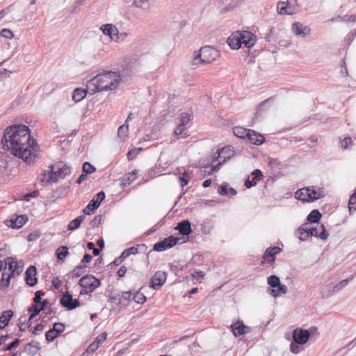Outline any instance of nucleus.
<instances>
[{
    "label": "nucleus",
    "mask_w": 356,
    "mask_h": 356,
    "mask_svg": "<svg viewBox=\"0 0 356 356\" xmlns=\"http://www.w3.org/2000/svg\"><path fill=\"white\" fill-rule=\"evenodd\" d=\"M138 171L136 170L128 173L122 181V185H130L137 177Z\"/></svg>",
    "instance_id": "obj_36"
},
{
    "label": "nucleus",
    "mask_w": 356,
    "mask_h": 356,
    "mask_svg": "<svg viewBox=\"0 0 356 356\" xmlns=\"http://www.w3.org/2000/svg\"><path fill=\"white\" fill-rule=\"evenodd\" d=\"M4 149L22 159L27 164L34 163L39 150L35 140L30 134L29 128L24 124H14L7 127L1 139Z\"/></svg>",
    "instance_id": "obj_1"
},
{
    "label": "nucleus",
    "mask_w": 356,
    "mask_h": 356,
    "mask_svg": "<svg viewBox=\"0 0 356 356\" xmlns=\"http://www.w3.org/2000/svg\"><path fill=\"white\" fill-rule=\"evenodd\" d=\"M309 193L310 197V201L314 202L318 199H321L325 196V191L323 188L316 187V186H309Z\"/></svg>",
    "instance_id": "obj_23"
},
{
    "label": "nucleus",
    "mask_w": 356,
    "mask_h": 356,
    "mask_svg": "<svg viewBox=\"0 0 356 356\" xmlns=\"http://www.w3.org/2000/svg\"><path fill=\"white\" fill-rule=\"evenodd\" d=\"M44 295V292L42 291H37L35 293V297L33 298V302L35 303V305H38L41 301V298Z\"/></svg>",
    "instance_id": "obj_60"
},
{
    "label": "nucleus",
    "mask_w": 356,
    "mask_h": 356,
    "mask_svg": "<svg viewBox=\"0 0 356 356\" xmlns=\"http://www.w3.org/2000/svg\"><path fill=\"white\" fill-rule=\"evenodd\" d=\"M99 346L95 344L94 342L91 343L86 349V352L88 353H93L97 350Z\"/></svg>",
    "instance_id": "obj_64"
},
{
    "label": "nucleus",
    "mask_w": 356,
    "mask_h": 356,
    "mask_svg": "<svg viewBox=\"0 0 356 356\" xmlns=\"http://www.w3.org/2000/svg\"><path fill=\"white\" fill-rule=\"evenodd\" d=\"M145 248L146 246L145 244H139L135 246H132L124 250L121 254V257H122V259H126L131 254H137L140 250H145Z\"/></svg>",
    "instance_id": "obj_26"
},
{
    "label": "nucleus",
    "mask_w": 356,
    "mask_h": 356,
    "mask_svg": "<svg viewBox=\"0 0 356 356\" xmlns=\"http://www.w3.org/2000/svg\"><path fill=\"white\" fill-rule=\"evenodd\" d=\"M280 252L281 248H279L278 246L268 248L263 255V261H261V263L264 264V261L266 260L267 258L270 257L269 262L270 264H273L275 261V255L279 254Z\"/></svg>",
    "instance_id": "obj_18"
},
{
    "label": "nucleus",
    "mask_w": 356,
    "mask_h": 356,
    "mask_svg": "<svg viewBox=\"0 0 356 356\" xmlns=\"http://www.w3.org/2000/svg\"><path fill=\"white\" fill-rule=\"evenodd\" d=\"M276 288L277 289H269L268 291V293L274 298L286 294L287 292V286L286 285L281 284V283H280Z\"/></svg>",
    "instance_id": "obj_29"
},
{
    "label": "nucleus",
    "mask_w": 356,
    "mask_h": 356,
    "mask_svg": "<svg viewBox=\"0 0 356 356\" xmlns=\"http://www.w3.org/2000/svg\"><path fill=\"white\" fill-rule=\"evenodd\" d=\"M179 239V238L178 237L170 236L168 238H165L164 240L165 241H166V245H168V248H170L177 243Z\"/></svg>",
    "instance_id": "obj_51"
},
{
    "label": "nucleus",
    "mask_w": 356,
    "mask_h": 356,
    "mask_svg": "<svg viewBox=\"0 0 356 356\" xmlns=\"http://www.w3.org/2000/svg\"><path fill=\"white\" fill-rule=\"evenodd\" d=\"M58 336V334H57L56 331L54 330L53 327L45 333L46 340L49 342L54 341Z\"/></svg>",
    "instance_id": "obj_50"
},
{
    "label": "nucleus",
    "mask_w": 356,
    "mask_h": 356,
    "mask_svg": "<svg viewBox=\"0 0 356 356\" xmlns=\"http://www.w3.org/2000/svg\"><path fill=\"white\" fill-rule=\"evenodd\" d=\"M230 151L229 147H225L221 149H219L217 151L218 156H215L213 159V161H216L219 157L223 158V160L222 162H218L217 164L214 165L211 170V172H209V175L211 174L213 172L217 171L220 169L221 165L228 159L231 158V155L229 153Z\"/></svg>",
    "instance_id": "obj_10"
},
{
    "label": "nucleus",
    "mask_w": 356,
    "mask_h": 356,
    "mask_svg": "<svg viewBox=\"0 0 356 356\" xmlns=\"http://www.w3.org/2000/svg\"><path fill=\"white\" fill-rule=\"evenodd\" d=\"M348 209L350 213L356 211V192L353 193L349 198Z\"/></svg>",
    "instance_id": "obj_42"
},
{
    "label": "nucleus",
    "mask_w": 356,
    "mask_h": 356,
    "mask_svg": "<svg viewBox=\"0 0 356 356\" xmlns=\"http://www.w3.org/2000/svg\"><path fill=\"white\" fill-rule=\"evenodd\" d=\"M185 129H186L185 126L178 124V125L175 129L174 134L179 138H184L188 136V134L185 131Z\"/></svg>",
    "instance_id": "obj_39"
},
{
    "label": "nucleus",
    "mask_w": 356,
    "mask_h": 356,
    "mask_svg": "<svg viewBox=\"0 0 356 356\" xmlns=\"http://www.w3.org/2000/svg\"><path fill=\"white\" fill-rule=\"evenodd\" d=\"M220 56L219 51L210 46L202 47L199 53L194 56L193 64L211 63Z\"/></svg>",
    "instance_id": "obj_4"
},
{
    "label": "nucleus",
    "mask_w": 356,
    "mask_h": 356,
    "mask_svg": "<svg viewBox=\"0 0 356 356\" xmlns=\"http://www.w3.org/2000/svg\"><path fill=\"white\" fill-rule=\"evenodd\" d=\"M106 337L107 334L106 332H102L95 338L93 342L99 346L106 339Z\"/></svg>",
    "instance_id": "obj_57"
},
{
    "label": "nucleus",
    "mask_w": 356,
    "mask_h": 356,
    "mask_svg": "<svg viewBox=\"0 0 356 356\" xmlns=\"http://www.w3.org/2000/svg\"><path fill=\"white\" fill-rule=\"evenodd\" d=\"M277 13L280 15H291V12L286 10V2L279 1L277 6Z\"/></svg>",
    "instance_id": "obj_43"
},
{
    "label": "nucleus",
    "mask_w": 356,
    "mask_h": 356,
    "mask_svg": "<svg viewBox=\"0 0 356 356\" xmlns=\"http://www.w3.org/2000/svg\"><path fill=\"white\" fill-rule=\"evenodd\" d=\"M246 140L252 145L259 146L264 143L265 138L260 134L251 129Z\"/></svg>",
    "instance_id": "obj_20"
},
{
    "label": "nucleus",
    "mask_w": 356,
    "mask_h": 356,
    "mask_svg": "<svg viewBox=\"0 0 356 356\" xmlns=\"http://www.w3.org/2000/svg\"><path fill=\"white\" fill-rule=\"evenodd\" d=\"M86 268V265L79 264L76 266L72 270V274L74 277H80L84 272V268Z\"/></svg>",
    "instance_id": "obj_49"
},
{
    "label": "nucleus",
    "mask_w": 356,
    "mask_h": 356,
    "mask_svg": "<svg viewBox=\"0 0 356 356\" xmlns=\"http://www.w3.org/2000/svg\"><path fill=\"white\" fill-rule=\"evenodd\" d=\"M176 230L183 236H189L192 232L191 224L188 220H184L177 223Z\"/></svg>",
    "instance_id": "obj_19"
},
{
    "label": "nucleus",
    "mask_w": 356,
    "mask_h": 356,
    "mask_svg": "<svg viewBox=\"0 0 356 356\" xmlns=\"http://www.w3.org/2000/svg\"><path fill=\"white\" fill-rule=\"evenodd\" d=\"M56 254L58 260L63 261L65 258L69 254L67 247L65 245L58 247L56 250Z\"/></svg>",
    "instance_id": "obj_37"
},
{
    "label": "nucleus",
    "mask_w": 356,
    "mask_h": 356,
    "mask_svg": "<svg viewBox=\"0 0 356 356\" xmlns=\"http://www.w3.org/2000/svg\"><path fill=\"white\" fill-rule=\"evenodd\" d=\"M309 188L308 187L298 189L295 193V197L296 199L301 200L302 202H311V196H309L310 193H309Z\"/></svg>",
    "instance_id": "obj_27"
},
{
    "label": "nucleus",
    "mask_w": 356,
    "mask_h": 356,
    "mask_svg": "<svg viewBox=\"0 0 356 356\" xmlns=\"http://www.w3.org/2000/svg\"><path fill=\"white\" fill-rule=\"evenodd\" d=\"M100 30L104 33V34L108 35L113 40H114L118 31L117 27L111 24L102 25Z\"/></svg>",
    "instance_id": "obj_24"
},
{
    "label": "nucleus",
    "mask_w": 356,
    "mask_h": 356,
    "mask_svg": "<svg viewBox=\"0 0 356 356\" xmlns=\"http://www.w3.org/2000/svg\"><path fill=\"white\" fill-rule=\"evenodd\" d=\"M191 121V115L188 113H182L179 115V124L186 126Z\"/></svg>",
    "instance_id": "obj_48"
},
{
    "label": "nucleus",
    "mask_w": 356,
    "mask_h": 356,
    "mask_svg": "<svg viewBox=\"0 0 356 356\" xmlns=\"http://www.w3.org/2000/svg\"><path fill=\"white\" fill-rule=\"evenodd\" d=\"M102 221V216L97 215L94 217V218L90 222L89 225L91 228H95L98 227V225L101 223Z\"/></svg>",
    "instance_id": "obj_56"
},
{
    "label": "nucleus",
    "mask_w": 356,
    "mask_h": 356,
    "mask_svg": "<svg viewBox=\"0 0 356 356\" xmlns=\"http://www.w3.org/2000/svg\"><path fill=\"white\" fill-rule=\"evenodd\" d=\"M251 176L252 180L248 177L245 181V186L247 188H250L251 187L256 186L257 181L260 180L263 177V174L260 170L256 169L251 173Z\"/></svg>",
    "instance_id": "obj_21"
},
{
    "label": "nucleus",
    "mask_w": 356,
    "mask_h": 356,
    "mask_svg": "<svg viewBox=\"0 0 356 356\" xmlns=\"http://www.w3.org/2000/svg\"><path fill=\"white\" fill-rule=\"evenodd\" d=\"M250 131L251 129H247L242 127H235L233 128V134L234 136L244 140L247 139Z\"/></svg>",
    "instance_id": "obj_32"
},
{
    "label": "nucleus",
    "mask_w": 356,
    "mask_h": 356,
    "mask_svg": "<svg viewBox=\"0 0 356 356\" xmlns=\"http://www.w3.org/2000/svg\"><path fill=\"white\" fill-rule=\"evenodd\" d=\"M227 187H228V184L227 182L223 183L222 185H220L218 187V193L220 195H223V196L227 195L229 194Z\"/></svg>",
    "instance_id": "obj_54"
},
{
    "label": "nucleus",
    "mask_w": 356,
    "mask_h": 356,
    "mask_svg": "<svg viewBox=\"0 0 356 356\" xmlns=\"http://www.w3.org/2000/svg\"><path fill=\"white\" fill-rule=\"evenodd\" d=\"M146 299L145 296L140 291H137L132 298V300L138 304H143L146 301Z\"/></svg>",
    "instance_id": "obj_44"
},
{
    "label": "nucleus",
    "mask_w": 356,
    "mask_h": 356,
    "mask_svg": "<svg viewBox=\"0 0 356 356\" xmlns=\"http://www.w3.org/2000/svg\"><path fill=\"white\" fill-rule=\"evenodd\" d=\"M140 66L138 59L136 58H128L124 60L122 68L129 72H137Z\"/></svg>",
    "instance_id": "obj_16"
},
{
    "label": "nucleus",
    "mask_w": 356,
    "mask_h": 356,
    "mask_svg": "<svg viewBox=\"0 0 356 356\" xmlns=\"http://www.w3.org/2000/svg\"><path fill=\"white\" fill-rule=\"evenodd\" d=\"M292 31L297 35L305 38L311 34V29L309 26H305L300 22L293 23L292 25Z\"/></svg>",
    "instance_id": "obj_14"
},
{
    "label": "nucleus",
    "mask_w": 356,
    "mask_h": 356,
    "mask_svg": "<svg viewBox=\"0 0 356 356\" xmlns=\"http://www.w3.org/2000/svg\"><path fill=\"white\" fill-rule=\"evenodd\" d=\"M27 311L31 313L27 322V327H30L31 325V320L40 314V312L42 311V309H38L37 305H33L32 306L28 307Z\"/></svg>",
    "instance_id": "obj_35"
},
{
    "label": "nucleus",
    "mask_w": 356,
    "mask_h": 356,
    "mask_svg": "<svg viewBox=\"0 0 356 356\" xmlns=\"http://www.w3.org/2000/svg\"><path fill=\"white\" fill-rule=\"evenodd\" d=\"M299 343H296V342H293L290 345V350L295 354H297L300 352V346Z\"/></svg>",
    "instance_id": "obj_63"
},
{
    "label": "nucleus",
    "mask_w": 356,
    "mask_h": 356,
    "mask_svg": "<svg viewBox=\"0 0 356 356\" xmlns=\"http://www.w3.org/2000/svg\"><path fill=\"white\" fill-rule=\"evenodd\" d=\"M88 92H89V90L87 88H76L72 95V99L76 103L79 102L86 97Z\"/></svg>",
    "instance_id": "obj_30"
},
{
    "label": "nucleus",
    "mask_w": 356,
    "mask_h": 356,
    "mask_svg": "<svg viewBox=\"0 0 356 356\" xmlns=\"http://www.w3.org/2000/svg\"><path fill=\"white\" fill-rule=\"evenodd\" d=\"M28 220V218L25 215L13 216L9 220L10 226L14 229L21 228Z\"/></svg>",
    "instance_id": "obj_22"
},
{
    "label": "nucleus",
    "mask_w": 356,
    "mask_h": 356,
    "mask_svg": "<svg viewBox=\"0 0 356 356\" xmlns=\"http://www.w3.org/2000/svg\"><path fill=\"white\" fill-rule=\"evenodd\" d=\"M5 264L8 267L10 273L8 274L6 279V286L10 284V280L15 275H19L23 270V265L18 263L13 257H7L4 260Z\"/></svg>",
    "instance_id": "obj_7"
},
{
    "label": "nucleus",
    "mask_w": 356,
    "mask_h": 356,
    "mask_svg": "<svg viewBox=\"0 0 356 356\" xmlns=\"http://www.w3.org/2000/svg\"><path fill=\"white\" fill-rule=\"evenodd\" d=\"M352 142L353 140L350 137H346L343 140H341V146L342 148L346 149L350 145L352 144Z\"/></svg>",
    "instance_id": "obj_62"
},
{
    "label": "nucleus",
    "mask_w": 356,
    "mask_h": 356,
    "mask_svg": "<svg viewBox=\"0 0 356 356\" xmlns=\"http://www.w3.org/2000/svg\"><path fill=\"white\" fill-rule=\"evenodd\" d=\"M111 302L116 304L120 309L126 308L132 300V293L130 291H122L109 296Z\"/></svg>",
    "instance_id": "obj_6"
},
{
    "label": "nucleus",
    "mask_w": 356,
    "mask_h": 356,
    "mask_svg": "<svg viewBox=\"0 0 356 356\" xmlns=\"http://www.w3.org/2000/svg\"><path fill=\"white\" fill-rule=\"evenodd\" d=\"M321 217L322 215L320 211L318 209H314L307 216V219L310 222L316 223L318 222Z\"/></svg>",
    "instance_id": "obj_38"
},
{
    "label": "nucleus",
    "mask_w": 356,
    "mask_h": 356,
    "mask_svg": "<svg viewBox=\"0 0 356 356\" xmlns=\"http://www.w3.org/2000/svg\"><path fill=\"white\" fill-rule=\"evenodd\" d=\"M120 81L119 73L110 71L97 74L88 80L86 87L90 93L95 94L102 91L115 90Z\"/></svg>",
    "instance_id": "obj_2"
},
{
    "label": "nucleus",
    "mask_w": 356,
    "mask_h": 356,
    "mask_svg": "<svg viewBox=\"0 0 356 356\" xmlns=\"http://www.w3.org/2000/svg\"><path fill=\"white\" fill-rule=\"evenodd\" d=\"M267 283L272 289H275L280 284V280L277 275H272L268 277Z\"/></svg>",
    "instance_id": "obj_40"
},
{
    "label": "nucleus",
    "mask_w": 356,
    "mask_h": 356,
    "mask_svg": "<svg viewBox=\"0 0 356 356\" xmlns=\"http://www.w3.org/2000/svg\"><path fill=\"white\" fill-rule=\"evenodd\" d=\"M128 133V124L124 123L123 125L120 126L118 130V137L120 138L122 140H124L125 138L127 136Z\"/></svg>",
    "instance_id": "obj_41"
},
{
    "label": "nucleus",
    "mask_w": 356,
    "mask_h": 356,
    "mask_svg": "<svg viewBox=\"0 0 356 356\" xmlns=\"http://www.w3.org/2000/svg\"><path fill=\"white\" fill-rule=\"evenodd\" d=\"M239 35V31H236L227 38V42L232 49H238L241 47Z\"/></svg>",
    "instance_id": "obj_25"
},
{
    "label": "nucleus",
    "mask_w": 356,
    "mask_h": 356,
    "mask_svg": "<svg viewBox=\"0 0 356 356\" xmlns=\"http://www.w3.org/2000/svg\"><path fill=\"white\" fill-rule=\"evenodd\" d=\"M54 330L56 331L58 335L64 332L65 325L62 323H55L53 325Z\"/></svg>",
    "instance_id": "obj_58"
},
{
    "label": "nucleus",
    "mask_w": 356,
    "mask_h": 356,
    "mask_svg": "<svg viewBox=\"0 0 356 356\" xmlns=\"http://www.w3.org/2000/svg\"><path fill=\"white\" fill-rule=\"evenodd\" d=\"M168 245H166V241L163 239L154 245L153 250L156 252H162L168 249Z\"/></svg>",
    "instance_id": "obj_45"
},
{
    "label": "nucleus",
    "mask_w": 356,
    "mask_h": 356,
    "mask_svg": "<svg viewBox=\"0 0 356 356\" xmlns=\"http://www.w3.org/2000/svg\"><path fill=\"white\" fill-rule=\"evenodd\" d=\"M79 284L81 287L80 294L86 295L93 292L97 289L101 285V282L93 275H87L80 279Z\"/></svg>",
    "instance_id": "obj_5"
},
{
    "label": "nucleus",
    "mask_w": 356,
    "mask_h": 356,
    "mask_svg": "<svg viewBox=\"0 0 356 356\" xmlns=\"http://www.w3.org/2000/svg\"><path fill=\"white\" fill-rule=\"evenodd\" d=\"M309 332L307 330L304 329H296L293 332V339L296 343L300 345L305 344L309 338Z\"/></svg>",
    "instance_id": "obj_13"
},
{
    "label": "nucleus",
    "mask_w": 356,
    "mask_h": 356,
    "mask_svg": "<svg viewBox=\"0 0 356 356\" xmlns=\"http://www.w3.org/2000/svg\"><path fill=\"white\" fill-rule=\"evenodd\" d=\"M20 343V340L19 339H15L13 341H12L10 343L7 345L6 346H4L2 349L3 351H8L11 350L13 348H17Z\"/></svg>",
    "instance_id": "obj_53"
},
{
    "label": "nucleus",
    "mask_w": 356,
    "mask_h": 356,
    "mask_svg": "<svg viewBox=\"0 0 356 356\" xmlns=\"http://www.w3.org/2000/svg\"><path fill=\"white\" fill-rule=\"evenodd\" d=\"M70 172V168L68 165H65L63 162H58L51 166L50 172L47 174H43V178L41 179V181H46L47 184L56 182L58 179H64Z\"/></svg>",
    "instance_id": "obj_3"
},
{
    "label": "nucleus",
    "mask_w": 356,
    "mask_h": 356,
    "mask_svg": "<svg viewBox=\"0 0 356 356\" xmlns=\"http://www.w3.org/2000/svg\"><path fill=\"white\" fill-rule=\"evenodd\" d=\"M320 293L323 298H329L335 293L332 284L323 286L321 289Z\"/></svg>",
    "instance_id": "obj_34"
},
{
    "label": "nucleus",
    "mask_w": 356,
    "mask_h": 356,
    "mask_svg": "<svg viewBox=\"0 0 356 356\" xmlns=\"http://www.w3.org/2000/svg\"><path fill=\"white\" fill-rule=\"evenodd\" d=\"M166 279L167 273L165 271H157L151 279L149 286L154 290H159L165 284Z\"/></svg>",
    "instance_id": "obj_11"
},
{
    "label": "nucleus",
    "mask_w": 356,
    "mask_h": 356,
    "mask_svg": "<svg viewBox=\"0 0 356 356\" xmlns=\"http://www.w3.org/2000/svg\"><path fill=\"white\" fill-rule=\"evenodd\" d=\"M295 234L302 241H305L307 240L309 237L312 236L310 234V229L305 228L303 226L298 228Z\"/></svg>",
    "instance_id": "obj_31"
},
{
    "label": "nucleus",
    "mask_w": 356,
    "mask_h": 356,
    "mask_svg": "<svg viewBox=\"0 0 356 356\" xmlns=\"http://www.w3.org/2000/svg\"><path fill=\"white\" fill-rule=\"evenodd\" d=\"M13 316L12 310L4 311L0 316V329H3L9 323Z\"/></svg>",
    "instance_id": "obj_28"
},
{
    "label": "nucleus",
    "mask_w": 356,
    "mask_h": 356,
    "mask_svg": "<svg viewBox=\"0 0 356 356\" xmlns=\"http://www.w3.org/2000/svg\"><path fill=\"white\" fill-rule=\"evenodd\" d=\"M320 229H321V232L318 234V237H319L321 240L323 241H325L328 236H329V234L328 232L326 231L324 225L323 224H321L320 225Z\"/></svg>",
    "instance_id": "obj_55"
},
{
    "label": "nucleus",
    "mask_w": 356,
    "mask_h": 356,
    "mask_svg": "<svg viewBox=\"0 0 356 356\" xmlns=\"http://www.w3.org/2000/svg\"><path fill=\"white\" fill-rule=\"evenodd\" d=\"M239 38L241 45L243 44L245 47L250 49L253 47L256 42V38L254 35L248 31H239Z\"/></svg>",
    "instance_id": "obj_12"
},
{
    "label": "nucleus",
    "mask_w": 356,
    "mask_h": 356,
    "mask_svg": "<svg viewBox=\"0 0 356 356\" xmlns=\"http://www.w3.org/2000/svg\"><path fill=\"white\" fill-rule=\"evenodd\" d=\"M60 305L68 310H72L80 306L77 299H73L72 295L68 291L65 292L60 300Z\"/></svg>",
    "instance_id": "obj_9"
},
{
    "label": "nucleus",
    "mask_w": 356,
    "mask_h": 356,
    "mask_svg": "<svg viewBox=\"0 0 356 356\" xmlns=\"http://www.w3.org/2000/svg\"><path fill=\"white\" fill-rule=\"evenodd\" d=\"M82 170L86 175H89L94 172L96 168L89 162H85L83 165Z\"/></svg>",
    "instance_id": "obj_47"
},
{
    "label": "nucleus",
    "mask_w": 356,
    "mask_h": 356,
    "mask_svg": "<svg viewBox=\"0 0 356 356\" xmlns=\"http://www.w3.org/2000/svg\"><path fill=\"white\" fill-rule=\"evenodd\" d=\"M104 198L105 193L104 191H100L96 194L90 201L88 204L83 209V215H90V212L97 209L99 207Z\"/></svg>",
    "instance_id": "obj_8"
},
{
    "label": "nucleus",
    "mask_w": 356,
    "mask_h": 356,
    "mask_svg": "<svg viewBox=\"0 0 356 356\" xmlns=\"http://www.w3.org/2000/svg\"><path fill=\"white\" fill-rule=\"evenodd\" d=\"M127 37V33L125 32L119 33L118 31V33L114 38V41L120 42L124 40Z\"/></svg>",
    "instance_id": "obj_61"
},
{
    "label": "nucleus",
    "mask_w": 356,
    "mask_h": 356,
    "mask_svg": "<svg viewBox=\"0 0 356 356\" xmlns=\"http://www.w3.org/2000/svg\"><path fill=\"white\" fill-rule=\"evenodd\" d=\"M37 269L34 266H30L25 272V281L27 285L33 286L37 284Z\"/></svg>",
    "instance_id": "obj_15"
},
{
    "label": "nucleus",
    "mask_w": 356,
    "mask_h": 356,
    "mask_svg": "<svg viewBox=\"0 0 356 356\" xmlns=\"http://www.w3.org/2000/svg\"><path fill=\"white\" fill-rule=\"evenodd\" d=\"M148 1L149 0H134L132 6L138 8L145 10Z\"/></svg>",
    "instance_id": "obj_52"
},
{
    "label": "nucleus",
    "mask_w": 356,
    "mask_h": 356,
    "mask_svg": "<svg viewBox=\"0 0 356 356\" xmlns=\"http://www.w3.org/2000/svg\"><path fill=\"white\" fill-rule=\"evenodd\" d=\"M85 218L86 216L83 214L71 220L67 225V230L74 231L78 229Z\"/></svg>",
    "instance_id": "obj_33"
},
{
    "label": "nucleus",
    "mask_w": 356,
    "mask_h": 356,
    "mask_svg": "<svg viewBox=\"0 0 356 356\" xmlns=\"http://www.w3.org/2000/svg\"><path fill=\"white\" fill-rule=\"evenodd\" d=\"M24 351L30 356H34L39 351V348L31 347V344H26L24 347Z\"/></svg>",
    "instance_id": "obj_46"
},
{
    "label": "nucleus",
    "mask_w": 356,
    "mask_h": 356,
    "mask_svg": "<svg viewBox=\"0 0 356 356\" xmlns=\"http://www.w3.org/2000/svg\"><path fill=\"white\" fill-rule=\"evenodd\" d=\"M235 337H240L250 332V327L245 325L242 322L238 321L231 325Z\"/></svg>",
    "instance_id": "obj_17"
},
{
    "label": "nucleus",
    "mask_w": 356,
    "mask_h": 356,
    "mask_svg": "<svg viewBox=\"0 0 356 356\" xmlns=\"http://www.w3.org/2000/svg\"><path fill=\"white\" fill-rule=\"evenodd\" d=\"M0 36L6 38H12L13 37V33L10 30L3 29L0 31Z\"/></svg>",
    "instance_id": "obj_59"
}]
</instances>
